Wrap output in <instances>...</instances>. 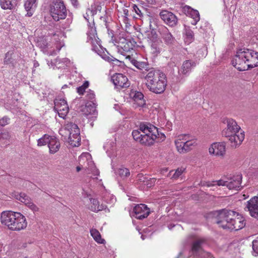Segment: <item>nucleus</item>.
<instances>
[{
    "label": "nucleus",
    "instance_id": "obj_48",
    "mask_svg": "<svg viewBox=\"0 0 258 258\" xmlns=\"http://www.w3.org/2000/svg\"><path fill=\"white\" fill-rule=\"evenodd\" d=\"M89 86V82L85 81L84 84L79 87L77 88V92L80 94H83L85 92L86 89H87Z\"/></svg>",
    "mask_w": 258,
    "mask_h": 258
},
{
    "label": "nucleus",
    "instance_id": "obj_25",
    "mask_svg": "<svg viewBox=\"0 0 258 258\" xmlns=\"http://www.w3.org/2000/svg\"><path fill=\"white\" fill-rule=\"evenodd\" d=\"M160 33L162 39L166 45H172L175 43V39L174 37L166 27H162L160 29Z\"/></svg>",
    "mask_w": 258,
    "mask_h": 258
},
{
    "label": "nucleus",
    "instance_id": "obj_26",
    "mask_svg": "<svg viewBox=\"0 0 258 258\" xmlns=\"http://www.w3.org/2000/svg\"><path fill=\"white\" fill-rule=\"evenodd\" d=\"M16 199L27 206L32 211H38V208L31 202L29 197L25 193H20L16 195Z\"/></svg>",
    "mask_w": 258,
    "mask_h": 258
},
{
    "label": "nucleus",
    "instance_id": "obj_60",
    "mask_svg": "<svg viewBox=\"0 0 258 258\" xmlns=\"http://www.w3.org/2000/svg\"><path fill=\"white\" fill-rule=\"evenodd\" d=\"M174 226H175V225H174L170 224V225H168V228H169V229H172V228H173Z\"/></svg>",
    "mask_w": 258,
    "mask_h": 258
},
{
    "label": "nucleus",
    "instance_id": "obj_36",
    "mask_svg": "<svg viewBox=\"0 0 258 258\" xmlns=\"http://www.w3.org/2000/svg\"><path fill=\"white\" fill-rule=\"evenodd\" d=\"M48 146L49 152L51 154H54L58 151L60 148V143L55 137L50 136L48 140Z\"/></svg>",
    "mask_w": 258,
    "mask_h": 258
},
{
    "label": "nucleus",
    "instance_id": "obj_34",
    "mask_svg": "<svg viewBox=\"0 0 258 258\" xmlns=\"http://www.w3.org/2000/svg\"><path fill=\"white\" fill-rule=\"evenodd\" d=\"M38 0H26L24 4V7L27 12L26 16L31 17L33 15L37 5Z\"/></svg>",
    "mask_w": 258,
    "mask_h": 258
},
{
    "label": "nucleus",
    "instance_id": "obj_56",
    "mask_svg": "<svg viewBox=\"0 0 258 258\" xmlns=\"http://www.w3.org/2000/svg\"><path fill=\"white\" fill-rule=\"evenodd\" d=\"M204 50H205V48H201V49H200L198 51V52H197V54L198 55V57H200H200H205V54L204 53L202 54L201 56H200V55L202 52H203Z\"/></svg>",
    "mask_w": 258,
    "mask_h": 258
},
{
    "label": "nucleus",
    "instance_id": "obj_43",
    "mask_svg": "<svg viewBox=\"0 0 258 258\" xmlns=\"http://www.w3.org/2000/svg\"><path fill=\"white\" fill-rule=\"evenodd\" d=\"M121 18L123 22L126 24H128L130 21V15L128 9L127 8H123L122 11L121 12Z\"/></svg>",
    "mask_w": 258,
    "mask_h": 258
},
{
    "label": "nucleus",
    "instance_id": "obj_1",
    "mask_svg": "<svg viewBox=\"0 0 258 258\" xmlns=\"http://www.w3.org/2000/svg\"><path fill=\"white\" fill-rule=\"evenodd\" d=\"M132 136L135 140L148 146L152 145L158 138H165L164 134L159 133L158 128L149 123H141L138 130L133 131Z\"/></svg>",
    "mask_w": 258,
    "mask_h": 258
},
{
    "label": "nucleus",
    "instance_id": "obj_40",
    "mask_svg": "<svg viewBox=\"0 0 258 258\" xmlns=\"http://www.w3.org/2000/svg\"><path fill=\"white\" fill-rule=\"evenodd\" d=\"M184 170V168H178L175 171L173 170L170 171L167 176L172 179H176L181 175Z\"/></svg>",
    "mask_w": 258,
    "mask_h": 258
},
{
    "label": "nucleus",
    "instance_id": "obj_55",
    "mask_svg": "<svg viewBox=\"0 0 258 258\" xmlns=\"http://www.w3.org/2000/svg\"><path fill=\"white\" fill-rule=\"evenodd\" d=\"M112 144H114V143L111 142L110 144L107 143L104 146V148L106 150V152L108 154H109L110 151L109 149V147L110 145H111Z\"/></svg>",
    "mask_w": 258,
    "mask_h": 258
},
{
    "label": "nucleus",
    "instance_id": "obj_61",
    "mask_svg": "<svg viewBox=\"0 0 258 258\" xmlns=\"http://www.w3.org/2000/svg\"><path fill=\"white\" fill-rule=\"evenodd\" d=\"M38 66H39V63H38V62L36 61V62H34V66L35 67H38Z\"/></svg>",
    "mask_w": 258,
    "mask_h": 258
},
{
    "label": "nucleus",
    "instance_id": "obj_39",
    "mask_svg": "<svg viewBox=\"0 0 258 258\" xmlns=\"http://www.w3.org/2000/svg\"><path fill=\"white\" fill-rule=\"evenodd\" d=\"M184 39L185 42L188 44L191 43L194 40V35L193 31L189 28H185V35Z\"/></svg>",
    "mask_w": 258,
    "mask_h": 258
},
{
    "label": "nucleus",
    "instance_id": "obj_17",
    "mask_svg": "<svg viewBox=\"0 0 258 258\" xmlns=\"http://www.w3.org/2000/svg\"><path fill=\"white\" fill-rule=\"evenodd\" d=\"M21 54L14 49L8 51L6 54L4 59V63L15 67L17 61L19 60Z\"/></svg>",
    "mask_w": 258,
    "mask_h": 258
},
{
    "label": "nucleus",
    "instance_id": "obj_11",
    "mask_svg": "<svg viewBox=\"0 0 258 258\" xmlns=\"http://www.w3.org/2000/svg\"><path fill=\"white\" fill-rule=\"evenodd\" d=\"M79 163L81 166L87 168V170L90 171L94 176L99 174V171L95 166L89 153H83L79 157Z\"/></svg>",
    "mask_w": 258,
    "mask_h": 258
},
{
    "label": "nucleus",
    "instance_id": "obj_63",
    "mask_svg": "<svg viewBox=\"0 0 258 258\" xmlns=\"http://www.w3.org/2000/svg\"><path fill=\"white\" fill-rule=\"evenodd\" d=\"M56 54V51H53V52H50L49 53V55H53Z\"/></svg>",
    "mask_w": 258,
    "mask_h": 258
},
{
    "label": "nucleus",
    "instance_id": "obj_13",
    "mask_svg": "<svg viewBox=\"0 0 258 258\" xmlns=\"http://www.w3.org/2000/svg\"><path fill=\"white\" fill-rule=\"evenodd\" d=\"M147 38L150 45L151 53L154 55H157L161 51V41L158 38L157 34L152 30L148 34Z\"/></svg>",
    "mask_w": 258,
    "mask_h": 258
},
{
    "label": "nucleus",
    "instance_id": "obj_20",
    "mask_svg": "<svg viewBox=\"0 0 258 258\" xmlns=\"http://www.w3.org/2000/svg\"><path fill=\"white\" fill-rule=\"evenodd\" d=\"M160 16L161 19L169 26L173 27L177 24V18L172 12L168 11H162L160 13Z\"/></svg>",
    "mask_w": 258,
    "mask_h": 258
},
{
    "label": "nucleus",
    "instance_id": "obj_62",
    "mask_svg": "<svg viewBox=\"0 0 258 258\" xmlns=\"http://www.w3.org/2000/svg\"><path fill=\"white\" fill-rule=\"evenodd\" d=\"M89 12H90L91 14L92 15H94V14H95V12L94 11H93L92 10H89Z\"/></svg>",
    "mask_w": 258,
    "mask_h": 258
},
{
    "label": "nucleus",
    "instance_id": "obj_53",
    "mask_svg": "<svg viewBox=\"0 0 258 258\" xmlns=\"http://www.w3.org/2000/svg\"><path fill=\"white\" fill-rule=\"evenodd\" d=\"M9 119L7 117H4L0 119V126H5L9 123Z\"/></svg>",
    "mask_w": 258,
    "mask_h": 258
},
{
    "label": "nucleus",
    "instance_id": "obj_59",
    "mask_svg": "<svg viewBox=\"0 0 258 258\" xmlns=\"http://www.w3.org/2000/svg\"><path fill=\"white\" fill-rule=\"evenodd\" d=\"M149 4H153L155 2V0H146Z\"/></svg>",
    "mask_w": 258,
    "mask_h": 258
},
{
    "label": "nucleus",
    "instance_id": "obj_44",
    "mask_svg": "<svg viewBox=\"0 0 258 258\" xmlns=\"http://www.w3.org/2000/svg\"><path fill=\"white\" fill-rule=\"evenodd\" d=\"M133 10L135 11V12L139 17H143L144 13L146 11V10L142 6L139 7L136 5H133Z\"/></svg>",
    "mask_w": 258,
    "mask_h": 258
},
{
    "label": "nucleus",
    "instance_id": "obj_22",
    "mask_svg": "<svg viewBox=\"0 0 258 258\" xmlns=\"http://www.w3.org/2000/svg\"><path fill=\"white\" fill-rule=\"evenodd\" d=\"M135 216L137 219H143L149 215L150 209L145 204H139L135 206L134 208Z\"/></svg>",
    "mask_w": 258,
    "mask_h": 258
},
{
    "label": "nucleus",
    "instance_id": "obj_5",
    "mask_svg": "<svg viewBox=\"0 0 258 258\" xmlns=\"http://www.w3.org/2000/svg\"><path fill=\"white\" fill-rule=\"evenodd\" d=\"M87 41L92 45V49L100 55L104 60L109 62H118V60L108 53L105 48H103L100 40L97 36L96 28L93 26L89 27L87 32Z\"/></svg>",
    "mask_w": 258,
    "mask_h": 258
},
{
    "label": "nucleus",
    "instance_id": "obj_14",
    "mask_svg": "<svg viewBox=\"0 0 258 258\" xmlns=\"http://www.w3.org/2000/svg\"><path fill=\"white\" fill-rule=\"evenodd\" d=\"M223 123L226 125L222 132L223 135L225 137H230L233 134L242 131L236 121L232 118H226L223 120Z\"/></svg>",
    "mask_w": 258,
    "mask_h": 258
},
{
    "label": "nucleus",
    "instance_id": "obj_18",
    "mask_svg": "<svg viewBox=\"0 0 258 258\" xmlns=\"http://www.w3.org/2000/svg\"><path fill=\"white\" fill-rule=\"evenodd\" d=\"M111 80L117 88H127L130 83L127 77L122 74H116L111 77Z\"/></svg>",
    "mask_w": 258,
    "mask_h": 258
},
{
    "label": "nucleus",
    "instance_id": "obj_46",
    "mask_svg": "<svg viewBox=\"0 0 258 258\" xmlns=\"http://www.w3.org/2000/svg\"><path fill=\"white\" fill-rule=\"evenodd\" d=\"M227 184V181H224L222 179H220L217 181H213L212 182H206V185L208 187L212 186L215 185H217L218 186H226Z\"/></svg>",
    "mask_w": 258,
    "mask_h": 258
},
{
    "label": "nucleus",
    "instance_id": "obj_28",
    "mask_svg": "<svg viewBox=\"0 0 258 258\" xmlns=\"http://www.w3.org/2000/svg\"><path fill=\"white\" fill-rule=\"evenodd\" d=\"M130 97L135 102L134 104L138 107H143L145 104L144 99V95L140 91H132L130 93Z\"/></svg>",
    "mask_w": 258,
    "mask_h": 258
},
{
    "label": "nucleus",
    "instance_id": "obj_27",
    "mask_svg": "<svg viewBox=\"0 0 258 258\" xmlns=\"http://www.w3.org/2000/svg\"><path fill=\"white\" fill-rule=\"evenodd\" d=\"M230 137H226L228 138L231 143V146L236 148L240 145L244 139V133L243 131H240L236 134H233Z\"/></svg>",
    "mask_w": 258,
    "mask_h": 258
},
{
    "label": "nucleus",
    "instance_id": "obj_3",
    "mask_svg": "<svg viewBox=\"0 0 258 258\" xmlns=\"http://www.w3.org/2000/svg\"><path fill=\"white\" fill-rule=\"evenodd\" d=\"M146 88L150 92L160 94L163 93L167 86L166 75L162 72L156 70H149L145 76Z\"/></svg>",
    "mask_w": 258,
    "mask_h": 258
},
{
    "label": "nucleus",
    "instance_id": "obj_24",
    "mask_svg": "<svg viewBox=\"0 0 258 258\" xmlns=\"http://www.w3.org/2000/svg\"><path fill=\"white\" fill-rule=\"evenodd\" d=\"M70 63V60L67 58H56L54 61L47 60V64L50 68L53 69L55 67L57 69H65Z\"/></svg>",
    "mask_w": 258,
    "mask_h": 258
},
{
    "label": "nucleus",
    "instance_id": "obj_47",
    "mask_svg": "<svg viewBox=\"0 0 258 258\" xmlns=\"http://www.w3.org/2000/svg\"><path fill=\"white\" fill-rule=\"evenodd\" d=\"M118 174L122 178L127 177L130 175L129 170L126 168H120L118 170Z\"/></svg>",
    "mask_w": 258,
    "mask_h": 258
},
{
    "label": "nucleus",
    "instance_id": "obj_6",
    "mask_svg": "<svg viewBox=\"0 0 258 258\" xmlns=\"http://www.w3.org/2000/svg\"><path fill=\"white\" fill-rule=\"evenodd\" d=\"M174 143L177 151L180 154L188 152L197 145V140L194 138L190 139L187 135L178 136Z\"/></svg>",
    "mask_w": 258,
    "mask_h": 258
},
{
    "label": "nucleus",
    "instance_id": "obj_35",
    "mask_svg": "<svg viewBox=\"0 0 258 258\" xmlns=\"http://www.w3.org/2000/svg\"><path fill=\"white\" fill-rule=\"evenodd\" d=\"M242 181V176L237 175L234 176L230 181H227V187L230 189H235L236 190L239 189Z\"/></svg>",
    "mask_w": 258,
    "mask_h": 258
},
{
    "label": "nucleus",
    "instance_id": "obj_2",
    "mask_svg": "<svg viewBox=\"0 0 258 258\" xmlns=\"http://www.w3.org/2000/svg\"><path fill=\"white\" fill-rule=\"evenodd\" d=\"M258 52L245 48L239 49L232 60V65L240 71L258 66Z\"/></svg>",
    "mask_w": 258,
    "mask_h": 258
},
{
    "label": "nucleus",
    "instance_id": "obj_57",
    "mask_svg": "<svg viewBox=\"0 0 258 258\" xmlns=\"http://www.w3.org/2000/svg\"><path fill=\"white\" fill-rule=\"evenodd\" d=\"M82 169H84L86 170L87 169V168L84 166H81L80 164L76 167V170L77 172H79Z\"/></svg>",
    "mask_w": 258,
    "mask_h": 258
},
{
    "label": "nucleus",
    "instance_id": "obj_12",
    "mask_svg": "<svg viewBox=\"0 0 258 258\" xmlns=\"http://www.w3.org/2000/svg\"><path fill=\"white\" fill-rule=\"evenodd\" d=\"M204 240L202 239L195 241L192 245L191 252L194 255V258H212L210 253L205 251L203 249Z\"/></svg>",
    "mask_w": 258,
    "mask_h": 258
},
{
    "label": "nucleus",
    "instance_id": "obj_38",
    "mask_svg": "<svg viewBox=\"0 0 258 258\" xmlns=\"http://www.w3.org/2000/svg\"><path fill=\"white\" fill-rule=\"evenodd\" d=\"M17 0H0L1 7L4 10H12L17 4Z\"/></svg>",
    "mask_w": 258,
    "mask_h": 258
},
{
    "label": "nucleus",
    "instance_id": "obj_41",
    "mask_svg": "<svg viewBox=\"0 0 258 258\" xmlns=\"http://www.w3.org/2000/svg\"><path fill=\"white\" fill-rule=\"evenodd\" d=\"M90 234L91 236L93 237L94 239L99 243H104L105 240L102 239L101 236V234L99 233V232L95 229H92L90 230Z\"/></svg>",
    "mask_w": 258,
    "mask_h": 258
},
{
    "label": "nucleus",
    "instance_id": "obj_30",
    "mask_svg": "<svg viewBox=\"0 0 258 258\" xmlns=\"http://www.w3.org/2000/svg\"><path fill=\"white\" fill-rule=\"evenodd\" d=\"M196 64L195 61L190 60L184 61L179 71V73L185 76L188 75L191 70L196 66Z\"/></svg>",
    "mask_w": 258,
    "mask_h": 258
},
{
    "label": "nucleus",
    "instance_id": "obj_10",
    "mask_svg": "<svg viewBox=\"0 0 258 258\" xmlns=\"http://www.w3.org/2000/svg\"><path fill=\"white\" fill-rule=\"evenodd\" d=\"M64 130L69 135V142L70 145L74 147L79 146L80 145L81 137L78 125L73 122H69L66 125Z\"/></svg>",
    "mask_w": 258,
    "mask_h": 258
},
{
    "label": "nucleus",
    "instance_id": "obj_45",
    "mask_svg": "<svg viewBox=\"0 0 258 258\" xmlns=\"http://www.w3.org/2000/svg\"><path fill=\"white\" fill-rule=\"evenodd\" d=\"M50 137V135L45 134L43 137L37 140V145L38 146H42L48 144V140Z\"/></svg>",
    "mask_w": 258,
    "mask_h": 258
},
{
    "label": "nucleus",
    "instance_id": "obj_37",
    "mask_svg": "<svg viewBox=\"0 0 258 258\" xmlns=\"http://www.w3.org/2000/svg\"><path fill=\"white\" fill-rule=\"evenodd\" d=\"M137 55H132L127 59L135 67L139 70L145 69L147 67L146 62L140 61L137 60Z\"/></svg>",
    "mask_w": 258,
    "mask_h": 258
},
{
    "label": "nucleus",
    "instance_id": "obj_31",
    "mask_svg": "<svg viewBox=\"0 0 258 258\" xmlns=\"http://www.w3.org/2000/svg\"><path fill=\"white\" fill-rule=\"evenodd\" d=\"M184 10L186 12V15L193 19L192 21L191 22V24L194 25H196L200 19V14L198 11L194 10L187 6L184 8Z\"/></svg>",
    "mask_w": 258,
    "mask_h": 258
},
{
    "label": "nucleus",
    "instance_id": "obj_51",
    "mask_svg": "<svg viewBox=\"0 0 258 258\" xmlns=\"http://www.w3.org/2000/svg\"><path fill=\"white\" fill-rule=\"evenodd\" d=\"M252 249L253 254L255 256L258 255V236L252 241Z\"/></svg>",
    "mask_w": 258,
    "mask_h": 258
},
{
    "label": "nucleus",
    "instance_id": "obj_21",
    "mask_svg": "<svg viewBox=\"0 0 258 258\" xmlns=\"http://www.w3.org/2000/svg\"><path fill=\"white\" fill-rule=\"evenodd\" d=\"M51 35V39L55 41L56 51L58 52L64 46L63 41V39L66 37L64 33L60 30H57Z\"/></svg>",
    "mask_w": 258,
    "mask_h": 258
},
{
    "label": "nucleus",
    "instance_id": "obj_9",
    "mask_svg": "<svg viewBox=\"0 0 258 258\" xmlns=\"http://www.w3.org/2000/svg\"><path fill=\"white\" fill-rule=\"evenodd\" d=\"M49 13L55 21L64 19L67 15L66 6L61 0H55L51 3L50 5Z\"/></svg>",
    "mask_w": 258,
    "mask_h": 258
},
{
    "label": "nucleus",
    "instance_id": "obj_7",
    "mask_svg": "<svg viewBox=\"0 0 258 258\" xmlns=\"http://www.w3.org/2000/svg\"><path fill=\"white\" fill-rule=\"evenodd\" d=\"M217 223L223 229L231 230L233 218L236 215V212L229 210L223 209L217 212Z\"/></svg>",
    "mask_w": 258,
    "mask_h": 258
},
{
    "label": "nucleus",
    "instance_id": "obj_19",
    "mask_svg": "<svg viewBox=\"0 0 258 258\" xmlns=\"http://www.w3.org/2000/svg\"><path fill=\"white\" fill-rule=\"evenodd\" d=\"M246 209L251 217L258 220V197H254L247 202Z\"/></svg>",
    "mask_w": 258,
    "mask_h": 258
},
{
    "label": "nucleus",
    "instance_id": "obj_16",
    "mask_svg": "<svg viewBox=\"0 0 258 258\" xmlns=\"http://www.w3.org/2000/svg\"><path fill=\"white\" fill-rule=\"evenodd\" d=\"M210 155L217 157H224L226 154V145L224 142L213 143L209 149Z\"/></svg>",
    "mask_w": 258,
    "mask_h": 258
},
{
    "label": "nucleus",
    "instance_id": "obj_23",
    "mask_svg": "<svg viewBox=\"0 0 258 258\" xmlns=\"http://www.w3.org/2000/svg\"><path fill=\"white\" fill-rule=\"evenodd\" d=\"M96 102L94 101H88L84 107H83L81 111L86 116L91 115L92 118H96L98 112L96 110ZM91 118V117H89Z\"/></svg>",
    "mask_w": 258,
    "mask_h": 258
},
{
    "label": "nucleus",
    "instance_id": "obj_33",
    "mask_svg": "<svg viewBox=\"0 0 258 258\" xmlns=\"http://www.w3.org/2000/svg\"><path fill=\"white\" fill-rule=\"evenodd\" d=\"M90 202L89 209L93 212H98L106 209V206L103 204L100 205L99 201L96 199L90 198Z\"/></svg>",
    "mask_w": 258,
    "mask_h": 258
},
{
    "label": "nucleus",
    "instance_id": "obj_8",
    "mask_svg": "<svg viewBox=\"0 0 258 258\" xmlns=\"http://www.w3.org/2000/svg\"><path fill=\"white\" fill-rule=\"evenodd\" d=\"M136 44V43L133 40L122 38L116 46L117 52L125 56V59L127 60L132 55H137L134 49Z\"/></svg>",
    "mask_w": 258,
    "mask_h": 258
},
{
    "label": "nucleus",
    "instance_id": "obj_4",
    "mask_svg": "<svg viewBox=\"0 0 258 258\" xmlns=\"http://www.w3.org/2000/svg\"><path fill=\"white\" fill-rule=\"evenodd\" d=\"M1 220L3 224L13 231H20L25 229L27 226L25 216L20 213L4 211L1 214Z\"/></svg>",
    "mask_w": 258,
    "mask_h": 258
},
{
    "label": "nucleus",
    "instance_id": "obj_49",
    "mask_svg": "<svg viewBox=\"0 0 258 258\" xmlns=\"http://www.w3.org/2000/svg\"><path fill=\"white\" fill-rule=\"evenodd\" d=\"M86 99L89 100L88 101H92L96 102L95 95L93 91L89 90L88 91L86 92Z\"/></svg>",
    "mask_w": 258,
    "mask_h": 258
},
{
    "label": "nucleus",
    "instance_id": "obj_54",
    "mask_svg": "<svg viewBox=\"0 0 258 258\" xmlns=\"http://www.w3.org/2000/svg\"><path fill=\"white\" fill-rule=\"evenodd\" d=\"M66 23V24H65L64 26H62L63 29H66L69 27L70 24L72 23V20L68 19H67Z\"/></svg>",
    "mask_w": 258,
    "mask_h": 258
},
{
    "label": "nucleus",
    "instance_id": "obj_15",
    "mask_svg": "<svg viewBox=\"0 0 258 258\" xmlns=\"http://www.w3.org/2000/svg\"><path fill=\"white\" fill-rule=\"evenodd\" d=\"M54 109L57 111L60 117L64 118L69 112V106L67 101L59 97L55 98L54 101Z\"/></svg>",
    "mask_w": 258,
    "mask_h": 258
},
{
    "label": "nucleus",
    "instance_id": "obj_32",
    "mask_svg": "<svg viewBox=\"0 0 258 258\" xmlns=\"http://www.w3.org/2000/svg\"><path fill=\"white\" fill-rule=\"evenodd\" d=\"M18 96V95L15 94L11 99L7 100L5 105L7 109L17 110L20 107V103L19 101V99L17 98Z\"/></svg>",
    "mask_w": 258,
    "mask_h": 258
},
{
    "label": "nucleus",
    "instance_id": "obj_58",
    "mask_svg": "<svg viewBox=\"0 0 258 258\" xmlns=\"http://www.w3.org/2000/svg\"><path fill=\"white\" fill-rule=\"evenodd\" d=\"M71 2L72 4V5L74 7H77L78 5V3L77 0H71Z\"/></svg>",
    "mask_w": 258,
    "mask_h": 258
},
{
    "label": "nucleus",
    "instance_id": "obj_64",
    "mask_svg": "<svg viewBox=\"0 0 258 258\" xmlns=\"http://www.w3.org/2000/svg\"><path fill=\"white\" fill-rule=\"evenodd\" d=\"M68 87V85H64L62 87V89H64L66 88H67Z\"/></svg>",
    "mask_w": 258,
    "mask_h": 258
},
{
    "label": "nucleus",
    "instance_id": "obj_52",
    "mask_svg": "<svg viewBox=\"0 0 258 258\" xmlns=\"http://www.w3.org/2000/svg\"><path fill=\"white\" fill-rule=\"evenodd\" d=\"M156 181V179L155 178H148L147 177V178L146 180L145 185H146L147 187H151L155 184Z\"/></svg>",
    "mask_w": 258,
    "mask_h": 258
},
{
    "label": "nucleus",
    "instance_id": "obj_42",
    "mask_svg": "<svg viewBox=\"0 0 258 258\" xmlns=\"http://www.w3.org/2000/svg\"><path fill=\"white\" fill-rule=\"evenodd\" d=\"M102 199L105 202L109 204H113L116 202V198L113 195L107 192H105L103 194Z\"/></svg>",
    "mask_w": 258,
    "mask_h": 258
},
{
    "label": "nucleus",
    "instance_id": "obj_50",
    "mask_svg": "<svg viewBox=\"0 0 258 258\" xmlns=\"http://www.w3.org/2000/svg\"><path fill=\"white\" fill-rule=\"evenodd\" d=\"M147 177L144 176L143 174L140 173L138 174L136 180L141 184L145 185L146 180Z\"/></svg>",
    "mask_w": 258,
    "mask_h": 258
},
{
    "label": "nucleus",
    "instance_id": "obj_29",
    "mask_svg": "<svg viewBox=\"0 0 258 258\" xmlns=\"http://www.w3.org/2000/svg\"><path fill=\"white\" fill-rule=\"evenodd\" d=\"M232 227L231 230L237 231L245 226L244 218L240 214L236 213V215L233 218Z\"/></svg>",
    "mask_w": 258,
    "mask_h": 258
}]
</instances>
